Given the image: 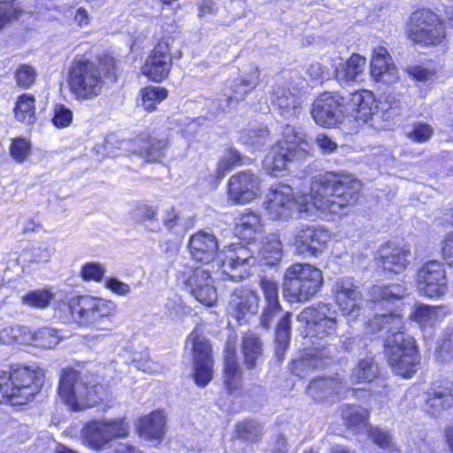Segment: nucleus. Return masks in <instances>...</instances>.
I'll return each mask as SVG.
<instances>
[{
	"label": "nucleus",
	"instance_id": "obj_1",
	"mask_svg": "<svg viewBox=\"0 0 453 453\" xmlns=\"http://www.w3.org/2000/svg\"><path fill=\"white\" fill-rule=\"evenodd\" d=\"M120 60L111 51L93 58L89 50L76 53L69 61L65 83L69 94L77 102L93 101L101 96L107 83H116L121 74Z\"/></svg>",
	"mask_w": 453,
	"mask_h": 453
},
{
	"label": "nucleus",
	"instance_id": "obj_2",
	"mask_svg": "<svg viewBox=\"0 0 453 453\" xmlns=\"http://www.w3.org/2000/svg\"><path fill=\"white\" fill-rule=\"evenodd\" d=\"M366 327L373 334L385 333L384 352L388 365L402 377H411L418 364L417 347L414 338L403 331V318L394 313L377 314L369 319Z\"/></svg>",
	"mask_w": 453,
	"mask_h": 453
},
{
	"label": "nucleus",
	"instance_id": "obj_3",
	"mask_svg": "<svg viewBox=\"0 0 453 453\" xmlns=\"http://www.w3.org/2000/svg\"><path fill=\"white\" fill-rule=\"evenodd\" d=\"M403 33L412 45L422 48H437L448 42L446 19L428 7H419L410 14Z\"/></svg>",
	"mask_w": 453,
	"mask_h": 453
},
{
	"label": "nucleus",
	"instance_id": "obj_4",
	"mask_svg": "<svg viewBox=\"0 0 453 453\" xmlns=\"http://www.w3.org/2000/svg\"><path fill=\"white\" fill-rule=\"evenodd\" d=\"M43 372L27 366L12 365L0 372V403L24 405L34 400L43 383Z\"/></svg>",
	"mask_w": 453,
	"mask_h": 453
},
{
	"label": "nucleus",
	"instance_id": "obj_5",
	"mask_svg": "<svg viewBox=\"0 0 453 453\" xmlns=\"http://www.w3.org/2000/svg\"><path fill=\"white\" fill-rule=\"evenodd\" d=\"M58 393L72 411H77L94 406L104 398V387L92 383L89 377L73 368L62 370Z\"/></svg>",
	"mask_w": 453,
	"mask_h": 453
},
{
	"label": "nucleus",
	"instance_id": "obj_6",
	"mask_svg": "<svg viewBox=\"0 0 453 453\" xmlns=\"http://www.w3.org/2000/svg\"><path fill=\"white\" fill-rule=\"evenodd\" d=\"M69 311L71 320L81 326H92L96 330H111L114 303L92 296H76L64 304Z\"/></svg>",
	"mask_w": 453,
	"mask_h": 453
},
{
	"label": "nucleus",
	"instance_id": "obj_7",
	"mask_svg": "<svg viewBox=\"0 0 453 453\" xmlns=\"http://www.w3.org/2000/svg\"><path fill=\"white\" fill-rule=\"evenodd\" d=\"M323 283L322 272L310 264H295L283 276L282 294L289 303H305L312 298Z\"/></svg>",
	"mask_w": 453,
	"mask_h": 453
},
{
	"label": "nucleus",
	"instance_id": "obj_8",
	"mask_svg": "<svg viewBox=\"0 0 453 453\" xmlns=\"http://www.w3.org/2000/svg\"><path fill=\"white\" fill-rule=\"evenodd\" d=\"M296 320L301 335L311 340H324L337 330L335 311L324 303L304 308Z\"/></svg>",
	"mask_w": 453,
	"mask_h": 453
},
{
	"label": "nucleus",
	"instance_id": "obj_9",
	"mask_svg": "<svg viewBox=\"0 0 453 453\" xmlns=\"http://www.w3.org/2000/svg\"><path fill=\"white\" fill-rule=\"evenodd\" d=\"M173 42L168 35L154 42L140 69L149 81L160 83L170 77L173 65Z\"/></svg>",
	"mask_w": 453,
	"mask_h": 453
},
{
	"label": "nucleus",
	"instance_id": "obj_10",
	"mask_svg": "<svg viewBox=\"0 0 453 453\" xmlns=\"http://www.w3.org/2000/svg\"><path fill=\"white\" fill-rule=\"evenodd\" d=\"M177 280L201 303L212 306L216 303L217 291L207 269L184 265L178 271Z\"/></svg>",
	"mask_w": 453,
	"mask_h": 453
},
{
	"label": "nucleus",
	"instance_id": "obj_11",
	"mask_svg": "<svg viewBox=\"0 0 453 453\" xmlns=\"http://www.w3.org/2000/svg\"><path fill=\"white\" fill-rule=\"evenodd\" d=\"M186 347L190 348L192 351L195 382L200 387H204L212 379L211 345L206 336L195 329L188 336Z\"/></svg>",
	"mask_w": 453,
	"mask_h": 453
},
{
	"label": "nucleus",
	"instance_id": "obj_12",
	"mask_svg": "<svg viewBox=\"0 0 453 453\" xmlns=\"http://www.w3.org/2000/svg\"><path fill=\"white\" fill-rule=\"evenodd\" d=\"M311 114L314 121L323 127H335L344 116L343 96L338 92L324 91L313 101Z\"/></svg>",
	"mask_w": 453,
	"mask_h": 453
},
{
	"label": "nucleus",
	"instance_id": "obj_13",
	"mask_svg": "<svg viewBox=\"0 0 453 453\" xmlns=\"http://www.w3.org/2000/svg\"><path fill=\"white\" fill-rule=\"evenodd\" d=\"M304 141L285 136L274 142L263 159V169L270 176L275 177L285 171L295 158L298 149Z\"/></svg>",
	"mask_w": 453,
	"mask_h": 453
},
{
	"label": "nucleus",
	"instance_id": "obj_14",
	"mask_svg": "<svg viewBox=\"0 0 453 453\" xmlns=\"http://www.w3.org/2000/svg\"><path fill=\"white\" fill-rule=\"evenodd\" d=\"M127 434L128 427L123 420L92 421L82 431L84 443L95 449L103 448L114 438L126 437Z\"/></svg>",
	"mask_w": 453,
	"mask_h": 453
},
{
	"label": "nucleus",
	"instance_id": "obj_15",
	"mask_svg": "<svg viewBox=\"0 0 453 453\" xmlns=\"http://www.w3.org/2000/svg\"><path fill=\"white\" fill-rule=\"evenodd\" d=\"M330 238L325 227L303 224L295 230L294 245L298 254L317 257L326 250Z\"/></svg>",
	"mask_w": 453,
	"mask_h": 453
},
{
	"label": "nucleus",
	"instance_id": "obj_16",
	"mask_svg": "<svg viewBox=\"0 0 453 453\" xmlns=\"http://www.w3.org/2000/svg\"><path fill=\"white\" fill-rule=\"evenodd\" d=\"M319 191L341 198L349 196L355 198L360 189L361 183L352 174L345 173L326 172L314 181Z\"/></svg>",
	"mask_w": 453,
	"mask_h": 453
},
{
	"label": "nucleus",
	"instance_id": "obj_17",
	"mask_svg": "<svg viewBox=\"0 0 453 453\" xmlns=\"http://www.w3.org/2000/svg\"><path fill=\"white\" fill-rule=\"evenodd\" d=\"M418 286L423 295L439 297L447 292V277L445 269L440 262L431 260L418 271Z\"/></svg>",
	"mask_w": 453,
	"mask_h": 453
},
{
	"label": "nucleus",
	"instance_id": "obj_18",
	"mask_svg": "<svg viewBox=\"0 0 453 453\" xmlns=\"http://www.w3.org/2000/svg\"><path fill=\"white\" fill-rule=\"evenodd\" d=\"M344 116L367 123L377 111L375 95L369 89H357L343 96Z\"/></svg>",
	"mask_w": 453,
	"mask_h": 453
},
{
	"label": "nucleus",
	"instance_id": "obj_19",
	"mask_svg": "<svg viewBox=\"0 0 453 453\" xmlns=\"http://www.w3.org/2000/svg\"><path fill=\"white\" fill-rule=\"evenodd\" d=\"M369 72L374 81L385 85L395 84L400 80L398 68L384 46H377L372 50Z\"/></svg>",
	"mask_w": 453,
	"mask_h": 453
},
{
	"label": "nucleus",
	"instance_id": "obj_20",
	"mask_svg": "<svg viewBox=\"0 0 453 453\" xmlns=\"http://www.w3.org/2000/svg\"><path fill=\"white\" fill-rule=\"evenodd\" d=\"M271 97L273 106L285 118L295 115L302 108L300 88L293 81L275 85Z\"/></svg>",
	"mask_w": 453,
	"mask_h": 453
},
{
	"label": "nucleus",
	"instance_id": "obj_21",
	"mask_svg": "<svg viewBox=\"0 0 453 453\" xmlns=\"http://www.w3.org/2000/svg\"><path fill=\"white\" fill-rule=\"evenodd\" d=\"M262 180L251 170L239 171L227 180L228 198H258Z\"/></svg>",
	"mask_w": 453,
	"mask_h": 453
},
{
	"label": "nucleus",
	"instance_id": "obj_22",
	"mask_svg": "<svg viewBox=\"0 0 453 453\" xmlns=\"http://www.w3.org/2000/svg\"><path fill=\"white\" fill-rule=\"evenodd\" d=\"M254 251L241 243L232 244L226 251V258L221 259L222 265L236 273L229 274L233 280H241L246 278L250 273L249 268L256 264L257 258Z\"/></svg>",
	"mask_w": 453,
	"mask_h": 453
},
{
	"label": "nucleus",
	"instance_id": "obj_23",
	"mask_svg": "<svg viewBox=\"0 0 453 453\" xmlns=\"http://www.w3.org/2000/svg\"><path fill=\"white\" fill-rule=\"evenodd\" d=\"M259 286L263 291L265 303L260 316V326L270 329L275 319L281 313L278 283L270 278L262 277Z\"/></svg>",
	"mask_w": 453,
	"mask_h": 453
},
{
	"label": "nucleus",
	"instance_id": "obj_24",
	"mask_svg": "<svg viewBox=\"0 0 453 453\" xmlns=\"http://www.w3.org/2000/svg\"><path fill=\"white\" fill-rule=\"evenodd\" d=\"M335 300L345 315H359L361 293L351 278H341L334 284Z\"/></svg>",
	"mask_w": 453,
	"mask_h": 453
},
{
	"label": "nucleus",
	"instance_id": "obj_25",
	"mask_svg": "<svg viewBox=\"0 0 453 453\" xmlns=\"http://www.w3.org/2000/svg\"><path fill=\"white\" fill-rule=\"evenodd\" d=\"M303 203L299 206L300 217L309 219L319 217L321 219L329 216L347 215L349 211V204L340 203L335 200H303Z\"/></svg>",
	"mask_w": 453,
	"mask_h": 453
},
{
	"label": "nucleus",
	"instance_id": "obj_26",
	"mask_svg": "<svg viewBox=\"0 0 453 453\" xmlns=\"http://www.w3.org/2000/svg\"><path fill=\"white\" fill-rule=\"evenodd\" d=\"M411 249L388 242L379 250V260L385 271L400 273L410 264Z\"/></svg>",
	"mask_w": 453,
	"mask_h": 453
},
{
	"label": "nucleus",
	"instance_id": "obj_27",
	"mask_svg": "<svg viewBox=\"0 0 453 453\" xmlns=\"http://www.w3.org/2000/svg\"><path fill=\"white\" fill-rule=\"evenodd\" d=\"M188 248L192 257L204 264L211 262L219 252L216 236L205 231L194 234L189 238Z\"/></svg>",
	"mask_w": 453,
	"mask_h": 453
},
{
	"label": "nucleus",
	"instance_id": "obj_28",
	"mask_svg": "<svg viewBox=\"0 0 453 453\" xmlns=\"http://www.w3.org/2000/svg\"><path fill=\"white\" fill-rule=\"evenodd\" d=\"M259 307V297L254 291L240 288L234 290L229 301L230 312L242 323L248 314H256Z\"/></svg>",
	"mask_w": 453,
	"mask_h": 453
},
{
	"label": "nucleus",
	"instance_id": "obj_29",
	"mask_svg": "<svg viewBox=\"0 0 453 453\" xmlns=\"http://www.w3.org/2000/svg\"><path fill=\"white\" fill-rule=\"evenodd\" d=\"M425 410L432 416L453 406V381L443 380L440 385H434L426 393Z\"/></svg>",
	"mask_w": 453,
	"mask_h": 453
},
{
	"label": "nucleus",
	"instance_id": "obj_30",
	"mask_svg": "<svg viewBox=\"0 0 453 453\" xmlns=\"http://www.w3.org/2000/svg\"><path fill=\"white\" fill-rule=\"evenodd\" d=\"M347 384L337 377H319L313 379L307 387V394L317 402H322L335 395L342 394Z\"/></svg>",
	"mask_w": 453,
	"mask_h": 453
},
{
	"label": "nucleus",
	"instance_id": "obj_31",
	"mask_svg": "<svg viewBox=\"0 0 453 453\" xmlns=\"http://www.w3.org/2000/svg\"><path fill=\"white\" fill-rule=\"evenodd\" d=\"M366 65V58L358 54L352 53L345 61L335 66L334 77L341 81L351 82L357 80Z\"/></svg>",
	"mask_w": 453,
	"mask_h": 453
},
{
	"label": "nucleus",
	"instance_id": "obj_32",
	"mask_svg": "<svg viewBox=\"0 0 453 453\" xmlns=\"http://www.w3.org/2000/svg\"><path fill=\"white\" fill-rule=\"evenodd\" d=\"M242 353L248 369L255 368L263 357V342L258 335L248 332L242 336Z\"/></svg>",
	"mask_w": 453,
	"mask_h": 453
},
{
	"label": "nucleus",
	"instance_id": "obj_33",
	"mask_svg": "<svg viewBox=\"0 0 453 453\" xmlns=\"http://www.w3.org/2000/svg\"><path fill=\"white\" fill-rule=\"evenodd\" d=\"M13 114L19 122L34 125L37 120L35 96L32 93H22L17 96Z\"/></svg>",
	"mask_w": 453,
	"mask_h": 453
},
{
	"label": "nucleus",
	"instance_id": "obj_34",
	"mask_svg": "<svg viewBox=\"0 0 453 453\" xmlns=\"http://www.w3.org/2000/svg\"><path fill=\"white\" fill-rule=\"evenodd\" d=\"M408 295L405 286L393 283L387 286L375 285L369 290L370 301L374 304L380 303H394L403 299Z\"/></svg>",
	"mask_w": 453,
	"mask_h": 453
},
{
	"label": "nucleus",
	"instance_id": "obj_35",
	"mask_svg": "<svg viewBox=\"0 0 453 453\" xmlns=\"http://www.w3.org/2000/svg\"><path fill=\"white\" fill-rule=\"evenodd\" d=\"M248 164L247 158L237 149L228 147L225 150L223 155L219 158L215 171L217 182L226 176L232 170L243 166Z\"/></svg>",
	"mask_w": 453,
	"mask_h": 453
},
{
	"label": "nucleus",
	"instance_id": "obj_36",
	"mask_svg": "<svg viewBox=\"0 0 453 453\" xmlns=\"http://www.w3.org/2000/svg\"><path fill=\"white\" fill-rule=\"evenodd\" d=\"M169 96L166 88L161 86L146 85L140 88L138 97L142 109L149 113L157 110L158 104Z\"/></svg>",
	"mask_w": 453,
	"mask_h": 453
},
{
	"label": "nucleus",
	"instance_id": "obj_37",
	"mask_svg": "<svg viewBox=\"0 0 453 453\" xmlns=\"http://www.w3.org/2000/svg\"><path fill=\"white\" fill-rule=\"evenodd\" d=\"M303 200H265L263 203L273 219H288L294 212L299 213V206Z\"/></svg>",
	"mask_w": 453,
	"mask_h": 453
},
{
	"label": "nucleus",
	"instance_id": "obj_38",
	"mask_svg": "<svg viewBox=\"0 0 453 453\" xmlns=\"http://www.w3.org/2000/svg\"><path fill=\"white\" fill-rule=\"evenodd\" d=\"M259 257L265 265H276L282 258V243L278 234H269L261 242Z\"/></svg>",
	"mask_w": 453,
	"mask_h": 453
},
{
	"label": "nucleus",
	"instance_id": "obj_39",
	"mask_svg": "<svg viewBox=\"0 0 453 453\" xmlns=\"http://www.w3.org/2000/svg\"><path fill=\"white\" fill-rule=\"evenodd\" d=\"M342 418L345 425L356 433H359L364 429L366 432L370 426L367 424L369 413L360 406L344 405L342 409Z\"/></svg>",
	"mask_w": 453,
	"mask_h": 453
},
{
	"label": "nucleus",
	"instance_id": "obj_40",
	"mask_svg": "<svg viewBox=\"0 0 453 453\" xmlns=\"http://www.w3.org/2000/svg\"><path fill=\"white\" fill-rule=\"evenodd\" d=\"M292 313L286 311L277 324L275 330V355L279 360H282L285 352L289 346L291 336Z\"/></svg>",
	"mask_w": 453,
	"mask_h": 453
},
{
	"label": "nucleus",
	"instance_id": "obj_41",
	"mask_svg": "<svg viewBox=\"0 0 453 453\" xmlns=\"http://www.w3.org/2000/svg\"><path fill=\"white\" fill-rule=\"evenodd\" d=\"M224 383L228 391L232 393L238 388V381L241 378V368L236 362L234 348L227 343L226 346Z\"/></svg>",
	"mask_w": 453,
	"mask_h": 453
},
{
	"label": "nucleus",
	"instance_id": "obj_42",
	"mask_svg": "<svg viewBox=\"0 0 453 453\" xmlns=\"http://www.w3.org/2000/svg\"><path fill=\"white\" fill-rule=\"evenodd\" d=\"M379 366L372 357L360 359L353 368L350 380L354 383H370L379 377Z\"/></svg>",
	"mask_w": 453,
	"mask_h": 453
},
{
	"label": "nucleus",
	"instance_id": "obj_43",
	"mask_svg": "<svg viewBox=\"0 0 453 453\" xmlns=\"http://www.w3.org/2000/svg\"><path fill=\"white\" fill-rule=\"evenodd\" d=\"M165 418L159 411L143 417L139 422V432L142 436L159 439L164 434Z\"/></svg>",
	"mask_w": 453,
	"mask_h": 453
},
{
	"label": "nucleus",
	"instance_id": "obj_44",
	"mask_svg": "<svg viewBox=\"0 0 453 453\" xmlns=\"http://www.w3.org/2000/svg\"><path fill=\"white\" fill-rule=\"evenodd\" d=\"M255 88V84L248 79H234L230 83L229 93L226 94V106L230 107L233 104H238L245 99L246 96Z\"/></svg>",
	"mask_w": 453,
	"mask_h": 453
},
{
	"label": "nucleus",
	"instance_id": "obj_45",
	"mask_svg": "<svg viewBox=\"0 0 453 453\" xmlns=\"http://www.w3.org/2000/svg\"><path fill=\"white\" fill-rule=\"evenodd\" d=\"M157 216V208L145 203L138 205L132 213L135 222L144 224L151 231H157L160 228Z\"/></svg>",
	"mask_w": 453,
	"mask_h": 453
},
{
	"label": "nucleus",
	"instance_id": "obj_46",
	"mask_svg": "<svg viewBox=\"0 0 453 453\" xmlns=\"http://www.w3.org/2000/svg\"><path fill=\"white\" fill-rule=\"evenodd\" d=\"M55 294L46 288L27 292L21 297L22 303L35 309H45L50 306Z\"/></svg>",
	"mask_w": 453,
	"mask_h": 453
},
{
	"label": "nucleus",
	"instance_id": "obj_47",
	"mask_svg": "<svg viewBox=\"0 0 453 453\" xmlns=\"http://www.w3.org/2000/svg\"><path fill=\"white\" fill-rule=\"evenodd\" d=\"M9 154L16 163H24L32 154L31 141L22 136L12 138L9 145Z\"/></svg>",
	"mask_w": 453,
	"mask_h": 453
},
{
	"label": "nucleus",
	"instance_id": "obj_48",
	"mask_svg": "<svg viewBox=\"0 0 453 453\" xmlns=\"http://www.w3.org/2000/svg\"><path fill=\"white\" fill-rule=\"evenodd\" d=\"M263 430V426L256 420H243L236 426L237 437L250 442L260 441Z\"/></svg>",
	"mask_w": 453,
	"mask_h": 453
},
{
	"label": "nucleus",
	"instance_id": "obj_49",
	"mask_svg": "<svg viewBox=\"0 0 453 453\" xmlns=\"http://www.w3.org/2000/svg\"><path fill=\"white\" fill-rule=\"evenodd\" d=\"M51 124L58 129L69 127L73 122V111L63 103H56L52 106Z\"/></svg>",
	"mask_w": 453,
	"mask_h": 453
},
{
	"label": "nucleus",
	"instance_id": "obj_50",
	"mask_svg": "<svg viewBox=\"0 0 453 453\" xmlns=\"http://www.w3.org/2000/svg\"><path fill=\"white\" fill-rule=\"evenodd\" d=\"M366 434L368 438L380 449L389 452L396 450L393 436L388 430L370 426Z\"/></svg>",
	"mask_w": 453,
	"mask_h": 453
},
{
	"label": "nucleus",
	"instance_id": "obj_51",
	"mask_svg": "<svg viewBox=\"0 0 453 453\" xmlns=\"http://www.w3.org/2000/svg\"><path fill=\"white\" fill-rule=\"evenodd\" d=\"M16 0H0V31L7 25L18 21L24 14V10Z\"/></svg>",
	"mask_w": 453,
	"mask_h": 453
},
{
	"label": "nucleus",
	"instance_id": "obj_52",
	"mask_svg": "<svg viewBox=\"0 0 453 453\" xmlns=\"http://www.w3.org/2000/svg\"><path fill=\"white\" fill-rule=\"evenodd\" d=\"M60 339L58 330L50 327L40 328L32 336L35 346L44 349L56 347Z\"/></svg>",
	"mask_w": 453,
	"mask_h": 453
},
{
	"label": "nucleus",
	"instance_id": "obj_53",
	"mask_svg": "<svg viewBox=\"0 0 453 453\" xmlns=\"http://www.w3.org/2000/svg\"><path fill=\"white\" fill-rule=\"evenodd\" d=\"M36 71L28 64L19 65L14 72L16 85L22 89L32 88L36 81Z\"/></svg>",
	"mask_w": 453,
	"mask_h": 453
},
{
	"label": "nucleus",
	"instance_id": "obj_54",
	"mask_svg": "<svg viewBox=\"0 0 453 453\" xmlns=\"http://www.w3.org/2000/svg\"><path fill=\"white\" fill-rule=\"evenodd\" d=\"M321 363L318 360H314L310 352L304 354L300 359L294 360L291 364L292 372L300 377L303 378L308 375L311 371L319 369L318 365Z\"/></svg>",
	"mask_w": 453,
	"mask_h": 453
},
{
	"label": "nucleus",
	"instance_id": "obj_55",
	"mask_svg": "<svg viewBox=\"0 0 453 453\" xmlns=\"http://www.w3.org/2000/svg\"><path fill=\"white\" fill-rule=\"evenodd\" d=\"M434 135V128L426 122H415L412 129L407 134V137L416 143H424L428 142Z\"/></svg>",
	"mask_w": 453,
	"mask_h": 453
},
{
	"label": "nucleus",
	"instance_id": "obj_56",
	"mask_svg": "<svg viewBox=\"0 0 453 453\" xmlns=\"http://www.w3.org/2000/svg\"><path fill=\"white\" fill-rule=\"evenodd\" d=\"M261 228L260 219L258 215L254 212H249L242 215L239 219V225L237 226L238 233L242 234V231H248V238H253L251 235L256 234Z\"/></svg>",
	"mask_w": 453,
	"mask_h": 453
},
{
	"label": "nucleus",
	"instance_id": "obj_57",
	"mask_svg": "<svg viewBox=\"0 0 453 453\" xmlns=\"http://www.w3.org/2000/svg\"><path fill=\"white\" fill-rule=\"evenodd\" d=\"M105 274V268L96 262L86 263L81 270V275L86 281H101Z\"/></svg>",
	"mask_w": 453,
	"mask_h": 453
},
{
	"label": "nucleus",
	"instance_id": "obj_58",
	"mask_svg": "<svg viewBox=\"0 0 453 453\" xmlns=\"http://www.w3.org/2000/svg\"><path fill=\"white\" fill-rule=\"evenodd\" d=\"M314 360L319 361V369L324 368L331 364L336 356V348L334 346H323L322 348H315L310 351Z\"/></svg>",
	"mask_w": 453,
	"mask_h": 453
},
{
	"label": "nucleus",
	"instance_id": "obj_59",
	"mask_svg": "<svg viewBox=\"0 0 453 453\" xmlns=\"http://www.w3.org/2000/svg\"><path fill=\"white\" fill-rule=\"evenodd\" d=\"M54 251V242L51 240L45 241L33 249L32 260L36 263L48 262Z\"/></svg>",
	"mask_w": 453,
	"mask_h": 453
},
{
	"label": "nucleus",
	"instance_id": "obj_60",
	"mask_svg": "<svg viewBox=\"0 0 453 453\" xmlns=\"http://www.w3.org/2000/svg\"><path fill=\"white\" fill-rule=\"evenodd\" d=\"M406 73L415 81L425 82L434 78L436 72L433 69L426 68L420 65L408 66L405 69Z\"/></svg>",
	"mask_w": 453,
	"mask_h": 453
},
{
	"label": "nucleus",
	"instance_id": "obj_61",
	"mask_svg": "<svg viewBox=\"0 0 453 453\" xmlns=\"http://www.w3.org/2000/svg\"><path fill=\"white\" fill-rule=\"evenodd\" d=\"M380 104H382V111L386 119L394 118L402 112L401 100L395 96H386L384 101Z\"/></svg>",
	"mask_w": 453,
	"mask_h": 453
},
{
	"label": "nucleus",
	"instance_id": "obj_62",
	"mask_svg": "<svg viewBox=\"0 0 453 453\" xmlns=\"http://www.w3.org/2000/svg\"><path fill=\"white\" fill-rule=\"evenodd\" d=\"M165 307L168 314L174 319H180L191 312V308L187 306L180 298L168 300Z\"/></svg>",
	"mask_w": 453,
	"mask_h": 453
},
{
	"label": "nucleus",
	"instance_id": "obj_63",
	"mask_svg": "<svg viewBox=\"0 0 453 453\" xmlns=\"http://www.w3.org/2000/svg\"><path fill=\"white\" fill-rule=\"evenodd\" d=\"M436 315V308L429 305H419L414 311V319L419 324L433 323Z\"/></svg>",
	"mask_w": 453,
	"mask_h": 453
},
{
	"label": "nucleus",
	"instance_id": "obj_64",
	"mask_svg": "<svg viewBox=\"0 0 453 453\" xmlns=\"http://www.w3.org/2000/svg\"><path fill=\"white\" fill-rule=\"evenodd\" d=\"M268 194L273 198H295L293 188L284 182H276L273 184Z\"/></svg>",
	"mask_w": 453,
	"mask_h": 453
}]
</instances>
